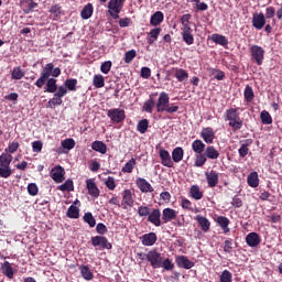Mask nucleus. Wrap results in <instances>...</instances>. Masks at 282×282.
I'll use <instances>...</instances> for the list:
<instances>
[{
    "label": "nucleus",
    "mask_w": 282,
    "mask_h": 282,
    "mask_svg": "<svg viewBox=\"0 0 282 282\" xmlns=\"http://www.w3.org/2000/svg\"><path fill=\"white\" fill-rule=\"evenodd\" d=\"M57 98L63 99L67 96V88L65 86L57 87V91L54 94Z\"/></svg>",
    "instance_id": "obj_64"
},
{
    "label": "nucleus",
    "mask_w": 282,
    "mask_h": 282,
    "mask_svg": "<svg viewBox=\"0 0 282 282\" xmlns=\"http://www.w3.org/2000/svg\"><path fill=\"white\" fill-rule=\"evenodd\" d=\"M220 282H232V273L228 270H224L220 274Z\"/></svg>",
    "instance_id": "obj_60"
},
{
    "label": "nucleus",
    "mask_w": 282,
    "mask_h": 282,
    "mask_svg": "<svg viewBox=\"0 0 282 282\" xmlns=\"http://www.w3.org/2000/svg\"><path fill=\"white\" fill-rule=\"evenodd\" d=\"M86 188L90 197H94L95 199H98L100 197V188H98L95 178L86 180Z\"/></svg>",
    "instance_id": "obj_9"
},
{
    "label": "nucleus",
    "mask_w": 282,
    "mask_h": 282,
    "mask_svg": "<svg viewBox=\"0 0 282 282\" xmlns=\"http://www.w3.org/2000/svg\"><path fill=\"white\" fill-rule=\"evenodd\" d=\"M58 90V85L56 84V78L46 79V89L47 94H56Z\"/></svg>",
    "instance_id": "obj_36"
},
{
    "label": "nucleus",
    "mask_w": 282,
    "mask_h": 282,
    "mask_svg": "<svg viewBox=\"0 0 282 282\" xmlns=\"http://www.w3.org/2000/svg\"><path fill=\"white\" fill-rule=\"evenodd\" d=\"M12 175V169L10 165L0 166V177L8 180Z\"/></svg>",
    "instance_id": "obj_54"
},
{
    "label": "nucleus",
    "mask_w": 282,
    "mask_h": 282,
    "mask_svg": "<svg viewBox=\"0 0 282 282\" xmlns=\"http://www.w3.org/2000/svg\"><path fill=\"white\" fill-rule=\"evenodd\" d=\"M28 193L32 197H36V195H39V186L35 183H30L28 185Z\"/></svg>",
    "instance_id": "obj_59"
},
{
    "label": "nucleus",
    "mask_w": 282,
    "mask_h": 282,
    "mask_svg": "<svg viewBox=\"0 0 282 282\" xmlns=\"http://www.w3.org/2000/svg\"><path fill=\"white\" fill-rule=\"evenodd\" d=\"M91 245L94 248H98L100 246L102 250H111V242L105 236H94L91 237Z\"/></svg>",
    "instance_id": "obj_7"
},
{
    "label": "nucleus",
    "mask_w": 282,
    "mask_h": 282,
    "mask_svg": "<svg viewBox=\"0 0 282 282\" xmlns=\"http://www.w3.org/2000/svg\"><path fill=\"white\" fill-rule=\"evenodd\" d=\"M57 191L72 193V191H74V181L67 180L64 184L57 186Z\"/></svg>",
    "instance_id": "obj_41"
},
{
    "label": "nucleus",
    "mask_w": 282,
    "mask_h": 282,
    "mask_svg": "<svg viewBox=\"0 0 282 282\" xmlns=\"http://www.w3.org/2000/svg\"><path fill=\"white\" fill-rule=\"evenodd\" d=\"M1 270L4 276H8V279H14V269H12V264H10L8 261H4Z\"/></svg>",
    "instance_id": "obj_35"
},
{
    "label": "nucleus",
    "mask_w": 282,
    "mask_h": 282,
    "mask_svg": "<svg viewBox=\"0 0 282 282\" xmlns=\"http://www.w3.org/2000/svg\"><path fill=\"white\" fill-rule=\"evenodd\" d=\"M112 65L113 63H111V61L104 62L100 66V72L102 74H109V72H111Z\"/></svg>",
    "instance_id": "obj_61"
},
{
    "label": "nucleus",
    "mask_w": 282,
    "mask_h": 282,
    "mask_svg": "<svg viewBox=\"0 0 282 282\" xmlns=\"http://www.w3.org/2000/svg\"><path fill=\"white\" fill-rule=\"evenodd\" d=\"M160 32H162L161 28H154L149 32V36H148L149 45H153L155 41H158V36H160Z\"/></svg>",
    "instance_id": "obj_38"
},
{
    "label": "nucleus",
    "mask_w": 282,
    "mask_h": 282,
    "mask_svg": "<svg viewBox=\"0 0 282 282\" xmlns=\"http://www.w3.org/2000/svg\"><path fill=\"white\" fill-rule=\"evenodd\" d=\"M248 186L257 188L259 186V173L251 172L247 177Z\"/></svg>",
    "instance_id": "obj_31"
},
{
    "label": "nucleus",
    "mask_w": 282,
    "mask_h": 282,
    "mask_svg": "<svg viewBox=\"0 0 282 282\" xmlns=\"http://www.w3.org/2000/svg\"><path fill=\"white\" fill-rule=\"evenodd\" d=\"M139 217H149L151 215V209L148 206H140L138 208Z\"/></svg>",
    "instance_id": "obj_63"
},
{
    "label": "nucleus",
    "mask_w": 282,
    "mask_h": 282,
    "mask_svg": "<svg viewBox=\"0 0 282 282\" xmlns=\"http://www.w3.org/2000/svg\"><path fill=\"white\" fill-rule=\"evenodd\" d=\"M246 102H252L254 100V90L252 86L247 85L243 91Z\"/></svg>",
    "instance_id": "obj_43"
},
{
    "label": "nucleus",
    "mask_w": 282,
    "mask_h": 282,
    "mask_svg": "<svg viewBox=\"0 0 282 282\" xmlns=\"http://www.w3.org/2000/svg\"><path fill=\"white\" fill-rule=\"evenodd\" d=\"M107 116L112 122H116V124H120V122H122L124 118H127L124 110L120 108H113L108 110Z\"/></svg>",
    "instance_id": "obj_5"
},
{
    "label": "nucleus",
    "mask_w": 282,
    "mask_h": 282,
    "mask_svg": "<svg viewBox=\"0 0 282 282\" xmlns=\"http://www.w3.org/2000/svg\"><path fill=\"white\" fill-rule=\"evenodd\" d=\"M93 14H94V4L91 3L86 4L80 12V17L82 19H84V21H87V19H91Z\"/></svg>",
    "instance_id": "obj_30"
},
{
    "label": "nucleus",
    "mask_w": 282,
    "mask_h": 282,
    "mask_svg": "<svg viewBox=\"0 0 282 282\" xmlns=\"http://www.w3.org/2000/svg\"><path fill=\"white\" fill-rule=\"evenodd\" d=\"M162 253L155 250H150L148 252V261L150 262V265H152V268L154 269L162 268Z\"/></svg>",
    "instance_id": "obj_8"
},
{
    "label": "nucleus",
    "mask_w": 282,
    "mask_h": 282,
    "mask_svg": "<svg viewBox=\"0 0 282 282\" xmlns=\"http://www.w3.org/2000/svg\"><path fill=\"white\" fill-rule=\"evenodd\" d=\"M25 76V72L21 69V66H17L13 68L11 73L12 80H21Z\"/></svg>",
    "instance_id": "obj_45"
},
{
    "label": "nucleus",
    "mask_w": 282,
    "mask_h": 282,
    "mask_svg": "<svg viewBox=\"0 0 282 282\" xmlns=\"http://www.w3.org/2000/svg\"><path fill=\"white\" fill-rule=\"evenodd\" d=\"M249 52L252 63H256L258 66L263 65V61H265V50L263 47L253 44L250 46Z\"/></svg>",
    "instance_id": "obj_4"
},
{
    "label": "nucleus",
    "mask_w": 282,
    "mask_h": 282,
    "mask_svg": "<svg viewBox=\"0 0 282 282\" xmlns=\"http://www.w3.org/2000/svg\"><path fill=\"white\" fill-rule=\"evenodd\" d=\"M189 197H192V199H203L204 198V192H202V189L198 187V185H192L189 188Z\"/></svg>",
    "instance_id": "obj_27"
},
{
    "label": "nucleus",
    "mask_w": 282,
    "mask_h": 282,
    "mask_svg": "<svg viewBox=\"0 0 282 282\" xmlns=\"http://www.w3.org/2000/svg\"><path fill=\"white\" fill-rule=\"evenodd\" d=\"M225 120L228 121V126L234 131H239L243 127V120L239 117V110L237 108H229L225 111Z\"/></svg>",
    "instance_id": "obj_3"
},
{
    "label": "nucleus",
    "mask_w": 282,
    "mask_h": 282,
    "mask_svg": "<svg viewBox=\"0 0 282 282\" xmlns=\"http://www.w3.org/2000/svg\"><path fill=\"white\" fill-rule=\"evenodd\" d=\"M149 130V119H142L138 122L137 131L145 133Z\"/></svg>",
    "instance_id": "obj_51"
},
{
    "label": "nucleus",
    "mask_w": 282,
    "mask_h": 282,
    "mask_svg": "<svg viewBox=\"0 0 282 282\" xmlns=\"http://www.w3.org/2000/svg\"><path fill=\"white\" fill-rule=\"evenodd\" d=\"M252 26L256 30H263L265 28V15L263 13H254L252 17Z\"/></svg>",
    "instance_id": "obj_14"
},
{
    "label": "nucleus",
    "mask_w": 282,
    "mask_h": 282,
    "mask_svg": "<svg viewBox=\"0 0 282 282\" xmlns=\"http://www.w3.org/2000/svg\"><path fill=\"white\" fill-rule=\"evenodd\" d=\"M51 177L56 184L65 182V169L57 165L51 170Z\"/></svg>",
    "instance_id": "obj_10"
},
{
    "label": "nucleus",
    "mask_w": 282,
    "mask_h": 282,
    "mask_svg": "<svg viewBox=\"0 0 282 282\" xmlns=\"http://www.w3.org/2000/svg\"><path fill=\"white\" fill-rule=\"evenodd\" d=\"M93 151H96L97 153H101V155H105L107 153V144L102 141H94L91 143Z\"/></svg>",
    "instance_id": "obj_33"
},
{
    "label": "nucleus",
    "mask_w": 282,
    "mask_h": 282,
    "mask_svg": "<svg viewBox=\"0 0 282 282\" xmlns=\"http://www.w3.org/2000/svg\"><path fill=\"white\" fill-rule=\"evenodd\" d=\"M135 199L133 198V193L131 189H124L122 192V200H121V207L123 210H128V208H133Z\"/></svg>",
    "instance_id": "obj_6"
},
{
    "label": "nucleus",
    "mask_w": 282,
    "mask_h": 282,
    "mask_svg": "<svg viewBox=\"0 0 282 282\" xmlns=\"http://www.w3.org/2000/svg\"><path fill=\"white\" fill-rule=\"evenodd\" d=\"M135 184H137V188H139V191H141V193H153V191H154L151 183H149V181H147L143 177H138L135 180Z\"/></svg>",
    "instance_id": "obj_13"
},
{
    "label": "nucleus",
    "mask_w": 282,
    "mask_h": 282,
    "mask_svg": "<svg viewBox=\"0 0 282 282\" xmlns=\"http://www.w3.org/2000/svg\"><path fill=\"white\" fill-rule=\"evenodd\" d=\"M64 87L68 89V91H76V85H78V79L68 78L64 82Z\"/></svg>",
    "instance_id": "obj_49"
},
{
    "label": "nucleus",
    "mask_w": 282,
    "mask_h": 282,
    "mask_svg": "<svg viewBox=\"0 0 282 282\" xmlns=\"http://www.w3.org/2000/svg\"><path fill=\"white\" fill-rule=\"evenodd\" d=\"M160 217H162V213L160 212V209H153L148 216V221H150V224H153V226L160 227L162 226V220L160 219Z\"/></svg>",
    "instance_id": "obj_16"
},
{
    "label": "nucleus",
    "mask_w": 282,
    "mask_h": 282,
    "mask_svg": "<svg viewBox=\"0 0 282 282\" xmlns=\"http://www.w3.org/2000/svg\"><path fill=\"white\" fill-rule=\"evenodd\" d=\"M50 76H52L53 78H58V76H61V67L54 68V63L46 64L42 68L40 78L35 82L36 87H39V89L43 88V85L47 83Z\"/></svg>",
    "instance_id": "obj_1"
},
{
    "label": "nucleus",
    "mask_w": 282,
    "mask_h": 282,
    "mask_svg": "<svg viewBox=\"0 0 282 282\" xmlns=\"http://www.w3.org/2000/svg\"><path fill=\"white\" fill-rule=\"evenodd\" d=\"M204 154L208 160H217L219 158V151L213 145H208Z\"/></svg>",
    "instance_id": "obj_32"
},
{
    "label": "nucleus",
    "mask_w": 282,
    "mask_h": 282,
    "mask_svg": "<svg viewBox=\"0 0 282 282\" xmlns=\"http://www.w3.org/2000/svg\"><path fill=\"white\" fill-rule=\"evenodd\" d=\"M66 215L69 217V219H78L80 217V209H78V207L75 205H70Z\"/></svg>",
    "instance_id": "obj_42"
},
{
    "label": "nucleus",
    "mask_w": 282,
    "mask_h": 282,
    "mask_svg": "<svg viewBox=\"0 0 282 282\" xmlns=\"http://www.w3.org/2000/svg\"><path fill=\"white\" fill-rule=\"evenodd\" d=\"M195 219L198 223V225L200 226L203 232H208V230H210V220H208V218H206L202 215H198V216H196Z\"/></svg>",
    "instance_id": "obj_26"
},
{
    "label": "nucleus",
    "mask_w": 282,
    "mask_h": 282,
    "mask_svg": "<svg viewBox=\"0 0 282 282\" xmlns=\"http://www.w3.org/2000/svg\"><path fill=\"white\" fill-rule=\"evenodd\" d=\"M181 36L187 45L195 43V36L193 35V29L191 28V14H184L181 18Z\"/></svg>",
    "instance_id": "obj_2"
},
{
    "label": "nucleus",
    "mask_w": 282,
    "mask_h": 282,
    "mask_svg": "<svg viewBox=\"0 0 282 282\" xmlns=\"http://www.w3.org/2000/svg\"><path fill=\"white\" fill-rule=\"evenodd\" d=\"M138 56V52L135 50H130L124 53L123 61L127 65L133 63V58Z\"/></svg>",
    "instance_id": "obj_48"
},
{
    "label": "nucleus",
    "mask_w": 282,
    "mask_h": 282,
    "mask_svg": "<svg viewBox=\"0 0 282 282\" xmlns=\"http://www.w3.org/2000/svg\"><path fill=\"white\" fill-rule=\"evenodd\" d=\"M210 41L216 43V45H221V47H226L228 45V37L218 33L212 34Z\"/></svg>",
    "instance_id": "obj_25"
},
{
    "label": "nucleus",
    "mask_w": 282,
    "mask_h": 282,
    "mask_svg": "<svg viewBox=\"0 0 282 282\" xmlns=\"http://www.w3.org/2000/svg\"><path fill=\"white\" fill-rule=\"evenodd\" d=\"M177 265L178 268H184V270H191V268L195 267V262L191 261L186 256H178Z\"/></svg>",
    "instance_id": "obj_21"
},
{
    "label": "nucleus",
    "mask_w": 282,
    "mask_h": 282,
    "mask_svg": "<svg viewBox=\"0 0 282 282\" xmlns=\"http://www.w3.org/2000/svg\"><path fill=\"white\" fill-rule=\"evenodd\" d=\"M216 224H218V226L221 228V230L224 231V235H228V232H230V219H228V217L226 216H218L216 219Z\"/></svg>",
    "instance_id": "obj_19"
},
{
    "label": "nucleus",
    "mask_w": 282,
    "mask_h": 282,
    "mask_svg": "<svg viewBox=\"0 0 282 282\" xmlns=\"http://www.w3.org/2000/svg\"><path fill=\"white\" fill-rule=\"evenodd\" d=\"M177 80L178 83H186L188 80V73L185 69H177Z\"/></svg>",
    "instance_id": "obj_57"
},
{
    "label": "nucleus",
    "mask_w": 282,
    "mask_h": 282,
    "mask_svg": "<svg viewBox=\"0 0 282 282\" xmlns=\"http://www.w3.org/2000/svg\"><path fill=\"white\" fill-rule=\"evenodd\" d=\"M170 102L169 94L165 91L161 93L156 102V111L158 113H164L166 111V106Z\"/></svg>",
    "instance_id": "obj_11"
},
{
    "label": "nucleus",
    "mask_w": 282,
    "mask_h": 282,
    "mask_svg": "<svg viewBox=\"0 0 282 282\" xmlns=\"http://www.w3.org/2000/svg\"><path fill=\"white\" fill-rule=\"evenodd\" d=\"M105 186L108 191H116V178L113 176H108L105 181Z\"/></svg>",
    "instance_id": "obj_56"
},
{
    "label": "nucleus",
    "mask_w": 282,
    "mask_h": 282,
    "mask_svg": "<svg viewBox=\"0 0 282 282\" xmlns=\"http://www.w3.org/2000/svg\"><path fill=\"white\" fill-rule=\"evenodd\" d=\"M200 138H203L206 144H213L215 142V130L210 127L203 128L200 131Z\"/></svg>",
    "instance_id": "obj_12"
},
{
    "label": "nucleus",
    "mask_w": 282,
    "mask_h": 282,
    "mask_svg": "<svg viewBox=\"0 0 282 282\" xmlns=\"http://www.w3.org/2000/svg\"><path fill=\"white\" fill-rule=\"evenodd\" d=\"M61 105H63V99L54 95L46 104V109H54L55 107H61Z\"/></svg>",
    "instance_id": "obj_39"
},
{
    "label": "nucleus",
    "mask_w": 282,
    "mask_h": 282,
    "mask_svg": "<svg viewBox=\"0 0 282 282\" xmlns=\"http://www.w3.org/2000/svg\"><path fill=\"white\" fill-rule=\"evenodd\" d=\"M159 155L161 158V164L163 166H167V169H172L173 166V160L171 159V154L165 149H161L159 151Z\"/></svg>",
    "instance_id": "obj_17"
},
{
    "label": "nucleus",
    "mask_w": 282,
    "mask_h": 282,
    "mask_svg": "<svg viewBox=\"0 0 282 282\" xmlns=\"http://www.w3.org/2000/svg\"><path fill=\"white\" fill-rule=\"evenodd\" d=\"M262 124H272V116L268 110H262L260 113Z\"/></svg>",
    "instance_id": "obj_50"
},
{
    "label": "nucleus",
    "mask_w": 282,
    "mask_h": 282,
    "mask_svg": "<svg viewBox=\"0 0 282 282\" xmlns=\"http://www.w3.org/2000/svg\"><path fill=\"white\" fill-rule=\"evenodd\" d=\"M123 6L119 0H110L108 2V12H122Z\"/></svg>",
    "instance_id": "obj_37"
},
{
    "label": "nucleus",
    "mask_w": 282,
    "mask_h": 282,
    "mask_svg": "<svg viewBox=\"0 0 282 282\" xmlns=\"http://www.w3.org/2000/svg\"><path fill=\"white\" fill-rule=\"evenodd\" d=\"M93 85L96 89H102L105 87V77L101 74H97L93 78Z\"/></svg>",
    "instance_id": "obj_44"
},
{
    "label": "nucleus",
    "mask_w": 282,
    "mask_h": 282,
    "mask_svg": "<svg viewBox=\"0 0 282 282\" xmlns=\"http://www.w3.org/2000/svg\"><path fill=\"white\" fill-rule=\"evenodd\" d=\"M192 150L196 154L204 153V151L206 150V143L204 141L199 140V139H196L192 143Z\"/></svg>",
    "instance_id": "obj_28"
},
{
    "label": "nucleus",
    "mask_w": 282,
    "mask_h": 282,
    "mask_svg": "<svg viewBox=\"0 0 282 282\" xmlns=\"http://www.w3.org/2000/svg\"><path fill=\"white\" fill-rule=\"evenodd\" d=\"M79 272L85 281H91V279H94V273L91 272V269H89V267L85 264H82L79 267Z\"/></svg>",
    "instance_id": "obj_34"
},
{
    "label": "nucleus",
    "mask_w": 282,
    "mask_h": 282,
    "mask_svg": "<svg viewBox=\"0 0 282 282\" xmlns=\"http://www.w3.org/2000/svg\"><path fill=\"white\" fill-rule=\"evenodd\" d=\"M84 221L85 224H88L90 228L96 227V218H94V215L89 212L84 215Z\"/></svg>",
    "instance_id": "obj_53"
},
{
    "label": "nucleus",
    "mask_w": 282,
    "mask_h": 282,
    "mask_svg": "<svg viewBox=\"0 0 282 282\" xmlns=\"http://www.w3.org/2000/svg\"><path fill=\"white\" fill-rule=\"evenodd\" d=\"M135 164H138V162L135 161L134 158L130 159L124 166L121 169V171L123 173H133V169H135Z\"/></svg>",
    "instance_id": "obj_46"
},
{
    "label": "nucleus",
    "mask_w": 282,
    "mask_h": 282,
    "mask_svg": "<svg viewBox=\"0 0 282 282\" xmlns=\"http://www.w3.org/2000/svg\"><path fill=\"white\" fill-rule=\"evenodd\" d=\"M177 217V213L172 208H165L163 209L162 219L164 224H167V221H173Z\"/></svg>",
    "instance_id": "obj_29"
},
{
    "label": "nucleus",
    "mask_w": 282,
    "mask_h": 282,
    "mask_svg": "<svg viewBox=\"0 0 282 282\" xmlns=\"http://www.w3.org/2000/svg\"><path fill=\"white\" fill-rule=\"evenodd\" d=\"M205 175L209 188H215V186L219 184V173L212 171L209 173L207 172Z\"/></svg>",
    "instance_id": "obj_18"
},
{
    "label": "nucleus",
    "mask_w": 282,
    "mask_h": 282,
    "mask_svg": "<svg viewBox=\"0 0 282 282\" xmlns=\"http://www.w3.org/2000/svg\"><path fill=\"white\" fill-rule=\"evenodd\" d=\"M19 142L18 141H13L12 143L9 144V147L7 149H4L6 153H9V155H12V153H17V151H19Z\"/></svg>",
    "instance_id": "obj_55"
},
{
    "label": "nucleus",
    "mask_w": 282,
    "mask_h": 282,
    "mask_svg": "<svg viewBox=\"0 0 282 282\" xmlns=\"http://www.w3.org/2000/svg\"><path fill=\"white\" fill-rule=\"evenodd\" d=\"M62 147L63 149H67V151H72V149L76 147V141H74V139H66L62 141Z\"/></svg>",
    "instance_id": "obj_58"
},
{
    "label": "nucleus",
    "mask_w": 282,
    "mask_h": 282,
    "mask_svg": "<svg viewBox=\"0 0 282 282\" xmlns=\"http://www.w3.org/2000/svg\"><path fill=\"white\" fill-rule=\"evenodd\" d=\"M141 241L143 246H154L158 241V235L155 232L145 234L141 237Z\"/></svg>",
    "instance_id": "obj_24"
},
{
    "label": "nucleus",
    "mask_w": 282,
    "mask_h": 282,
    "mask_svg": "<svg viewBox=\"0 0 282 282\" xmlns=\"http://www.w3.org/2000/svg\"><path fill=\"white\" fill-rule=\"evenodd\" d=\"M155 107V99L150 97L149 100L144 101L143 104V111L147 113H153V108Z\"/></svg>",
    "instance_id": "obj_47"
},
{
    "label": "nucleus",
    "mask_w": 282,
    "mask_h": 282,
    "mask_svg": "<svg viewBox=\"0 0 282 282\" xmlns=\"http://www.w3.org/2000/svg\"><path fill=\"white\" fill-rule=\"evenodd\" d=\"M241 147L238 150L239 158H246L248 153L250 152V149L248 147H252V139H246L240 141Z\"/></svg>",
    "instance_id": "obj_20"
},
{
    "label": "nucleus",
    "mask_w": 282,
    "mask_h": 282,
    "mask_svg": "<svg viewBox=\"0 0 282 282\" xmlns=\"http://www.w3.org/2000/svg\"><path fill=\"white\" fill-rule=\"evenodd\" d=\"M232 239L229 238L227 240H225V245H224V252H226L227 254H232Z\"/></svg>",
    "instance_id": "obj_62"
},
{
    "label": "nucleus",
    "mask_w": 282,
    "mask_h": 282,
    "mask_svg": "<svg viewBox=\"0 0 282 282\" xmlns=\"http://www.w3.org/2000/svg\"><path fill=\"white\" fill-rule=\"evenodd\" d=\"M48 12L52 14L51 19L53 21H58L63 15V7H61V4H53Z\"/></svg>",
    "instance_id": "obj_22"
},
{
    "label": "nucleus",
    "mask_w": 282,
    "mask_h": 282,
    "mask_svg": "<svg viewBox=\"0 0 282 282\" xmlns=\"http://www.w3.org/2000/svg\"><path fill=\"white\" fill-rule=\"evenodd\" d=\"M246 243L249 248H257L261 243V236L257 232H250L246 237Z\"/></svg>",
    "instance_id": "obj_15"
},
{
    "label": "nucleus",
    "mask_w": 282,
    "mask_h": 282,
    "mask_svg": "<svg viewBox=\"0 0 282 282\" xmlns=\"http://www.w3.org/2000/svg\"><path fill=\"white\" fill-rule=\"evenodd\" d=\"M207 161V156L205 153H200V154H196V159H195V166H197L198 169H202V166H204V164H206Z\"/></svg>",
    "instance_id": "obj_52"
},
{
    "label": "nucleus",
    "mask_w": 282,
    "mask_h": 282,
    "mask_svg": "<svg viewBox=\"0 0 282 282\" xmlns=\"http://www.w3.org/2000/svg\"><path fill=\"white\" fill-rule=\"evenodd\" d=\"M163 22H164V13L162 11H156L150 18V25H152L153 28H158V25H160Z\"/></svg>",
    "instance_id": "obj_23"
},
{
    "label": "nucleus",
    "mask_w": 282,
    "mask_h": 282,
    "mask_svg": "<svg viewBox=\"0 0 282 282\" xmlns=\"http://www.w3.org/2000/svg\"><path fill=\"white\" fill-rule=\"evenodd\" d=\"M12 154L8 153V152H3L0 155V166H10V164H12Z\"/></svg>",
    "instance_id": "obj_40"
}]
</instances>
